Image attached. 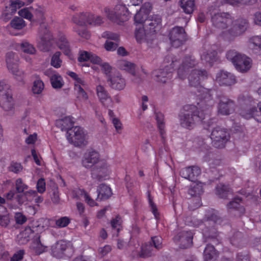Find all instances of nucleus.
Here are the masks:
<instances>
[{"instance_id": "obj_1", "label": "nucleus", "mask_w": 261, "mask_h": 261, "mask_svg": "<svg viewBox=\"0 0 261 261\" xmlns=\"http://www.w3.org/2000/svg\"><path fill=\"white\" fill-rule=\"evenodd\" d=\"M197 64V62L193 57H185L181 65L178 69L177 75L180 79H184L188 73L190 72L188 76L189 83L191 86L197 88V93H196V94L201 99L200 101L205 100L204 106L208 109L214 103L213 100L211 99L212 92L213 91L200 85V81L206 76V72L205 70H198L195 69V67Z\"/></svg>"}, {"instance_id": "obj_2", "label": "nucleus", "mask_w": 261, "mask_h": 261, "mask_svg": "<svg viewBox=\"0 0 261 261\" xmlns=\"http://www.w3.org/2000/svg\"><path fill=\"white\" fill-rule=\"evenodd\" d=\"M51 41H54L58 49L67 56L71 55V47L70 43L66 35L62 32H58L54 36L49 31H46L41 36L37 42V47L41 51L48 52L53 48Z\"/></svg>"}, {"instance_id": "obj_3", "label": "nucleus", "mask_w": 261, "mask_h": 261, "mask_svg": "<svg viewBox=\"0 0 261 261\" xmlns=\"http://www.w3.org/2000/svg\"><path fill=\"white\" fill-rule=\"evenodd\" d=\"M224 220L218 216V213L214 209H209L205 212V216L203 221L193 218L188 224L189 225L194 227H199L201 226L204 222L210 224L211 223L213 227L207 228L208 230L205 231V236L213 239H217L218 241V237L219 233L216 230V226L217 225H223Z\"/></svg>"}, {"instance_id": "obj_4", "label": "nucleus", "mask_w": 261, "mask_h": 261, "mask_svg": "<svg viewBox=\"0 0 261 261\" xmlns=\"http://www.w3.org/2000/svg\"><path fill=\"white\" fill-rule=\"evenodd\" d=\"M105 12L111 21L119 25H122L130 18V12L122 2H118L112 9L106 8Z\"/></svg>"}, {"instance_id": "obj_5", "label": "nucleus", "mask_w": 261, "mask_h": 261, "mask_svg": "<svg viewBox=\"0 0 261 261\" xmlns=\"http://www.w3.org/2000/svg\"><path fill=\"white\" fill-rule=\"evenodd\" d=\"M181 125L187 129H192L196 123L203 124L204 129H208L216 122V118H211V115H180Z\"/></svg>"}, {"instance_id": "obj_6", "label": "nucleus", "mask_w": 261, "mask_h": 261, "mask_svg": "<svg viewBox=\"0 0 261 261\" xmlns=\"http://www.w3.org/2000/svg\"><path fill=\"white\" fill-rule=\"evenodd\" d=\"M226 57L228 60L232 62L237 70L240 72H246L251 67V59L235 50L228 51Z\"/></svg>"}, {"instance_id": "obj_7", "label": "nucleus", "mask_w": 261, "mask_h": 261, "mask_svg": "<svg viewBox=\"0 0 261 261\" xmlns=\"http://www.w3.org/2000/svg\"><path fill=\"white\" fill-rule=\"evenodd\" d=\"M51 254L57 258L71 257L74 252L72 244L70 242L60 240L51 246Z\"/></svg>"}, {"instance_id": "obj_8", "label": "nucleus", "mask_w": 261, "mask_h": 261, "mask_svg": "<svg viewBox=\"0 0 261 261\" xmlns=\"http://www.w3.org/2000/svg\"><path fill=\"white\" fill-rule=\"evenodd\" d=\"M86 135L83 128L79 126H73L66 132L68 142L77 147H83L87 144Z\"/></svg>"}, {"instance_id": "obj_9", "label": "nucleus", "mask_w": 261, "mask_h": 261, "mask_svg": "<svg viewBox=\"0 0 261 261\" xmlns=\"http://www.w3.org/2000/svg\"><path fill=\"white\" fill-rule=\"evenodd\" d=\"M0 106L6 111H10L14 108L10 86L4 81L0 82Z\"/></svg>"}, {"instance_id": "obj_10", "label": "nucleus", "mask_w": 261, "mask_h": 261, "mask_svg": "<svg viewBox=\"0 0 261 261\" xmlns=\"http://www.w3.org/2000/svg\"><path fill=\"white\" fill-rule=\"evenodd\" d=\"M6 63L8 70L14 75L15 78L19 82H23L25 77L24 72L18 68L19 57L13 52H9L6 55Z\"/></svg>"}, {"instance_id": "obj_11", "label": "nucleus", "mask_w": 261, "mask_h": 261, "mask_svg": "<svg viewBox=\"0 0 261 261\" xmlns=\"http://www.w3.org/2000/svg\"><path fill=\"white\" fill-rule=\"evenodd\" d=\"M211 138L213 146L217 148H222L229 139V136L226 129L220 126H217L212 130Z\"/></svg>"}, {"instance_id": "obj_12", "label": "nucleus", "mask_w": 261, "mask_h": 261, "mask_svg": "<svg viewBox=\"0 0 261 261\" xmlns=\"http://www.w3.org/2000/svg\"><path fill=\"white\" fill-rule=\"evenodd\" d=\"M169 37L172 45L178 47L186 40L185 30L182 27H175L170 31Z\"/></svg>"}, {"instance_id": "obj_13", "label": "nucleus", "mask_w": 261, "mask_h": 261, "mask_svg": "<svg viewBox=\"0 0 261 261\" xmlns=\"http://www.w3.org/2000/svg\"><path fill=\"white\" fill-rule=\"evenodd\" d=\"M193 234L192 231L183 230L179 232L174 237V241L179 243L181 248L186 249L190 247L193 244Z\"/></svg>"}, {"instance_id": "obj_14", "label": "nucleus", "mask_w": 261, "mask_h": 261, "mask_svg": "<svg viewBox=\"0 0 261 261\" xmlns=\"http://www.w3.org/2000/svg\"><path fill=\"white\" fill-rule=\"evenodd\" d=\"M161 18L159 16H153L151 18L148 19L145 22V30L151 38L158 32L161 28Z\"/></svg>"}, {"instance_id": "obj_15", "label": "nucleus", "mask_w": 261, "mask_h": 261, "mask_svg": "<svg viewBox=\"0 0 261 261\" xmlns=\"http://www.w3.org/2000/svg\"><path fill=\"white\" fill-rule=\"evenodd\" d=\"M109 85L117 90H123L126 85L125 81L118 72H115L110 75L108 78Z\"/></svg>"}, {"instance_id": "obj_16", "label": "nucleus", "mask_w": 261, "mask_h": 261, "mask_svg": "<svg viewBox=\"0 0 261 261\" xmlns=\"http://www.w3.org/2000/svg\"><path fill=\"white\" fill-rule=\"evenodd\" d=\"M99 154L94 150L87 151L84 155L82 164L86 168H91L98 163Z\"/></svg>"}, {"instance_id": "obj_17", "label": "nucleus", "mask_w": 261, "mask_h": 261, "mask_svg": "<svg viewBox=\"0 0 261 261\" xmlns=\"http://www.w3.org/2000/svg\"><path fill=\"white\" fill-rule=\"evenodd\" d=\"M212 21L214 25L220 28H224L226 25L232 22L230 16L225 13H214L212 16Z\"/></svg>"}, {"instance_id": "obj_18", "label": "nucleus", "mask_w": 261, "mask_h": 261, "mask_svg": "<svg viewBox=\"0 0 261 261\" xmlns=\"http://www.w3.org/2000/svg\"><path fill=\"white\" fill-rule=\"evenodd\" d=\"M247 28V22L245 20H241L240 23L235 22L233 26L228 30L226 38L229 40L242 34Z\"/></svg>"}, {"instance_id": "obj_19", "label": "nucleus", "mask_w": 261, "mask_h": 261, "mask_svg": "<svg viewBox=\"0 0 261 261\" xmlns=\"http://www.w3.org/2000/svg\"><path fill=\"white\" fill-rule=\"evenodd\" d=\"M201 174V170L197 166H190L182 169L180 171L181 177L194 181L197 177Z\"/></svg>"}, {"instance_id": "obj_20", "label": "nucleus", "mask_w": 261, "mask_h": 261, "mask_svg": "<svg viewBox=\"0 0 261 261\" xmlns=\"http://www.w3.org/2000/svg\"><path fill=\"white\" fill-rule=\"evenodd\" d=\"M151 6L150 4H144L134 16V21L136 25H143L145 24L146 20H147V17L150 11Z\"/></svg>"}, {"instance_id": "obj_21", "label": "nucleus", "mask_w": 261, "mask_h": 261, "mask_svg": "<svg viewBox=\"0 0 261 261\" xmlns=\"http://www.w3.org/2000/svg\"><path fill=\"white\" fill-rule=\"evenodd\" d=\"M216 81L221 85L230 86L235 84L236 79L233 74L221 71L217 74Z\"/></svg>"}, {"instance_id": "obj_22", "label": "nucleus", "mask_w": 261, "mask_h": 261, "mask_svg": "<svg viewBox=\"0 0 261 261\" xmlns=\"http://www.w3.org/2000/svg\"><path fill=\"white\" fill-rule=\"evenodd\" d=\"M247 46L248 49L253 53L261 55V35L253 36L249 38Z\"/></svg>"}, {"instance_id": "obj_23", "label": "nucleus", "mask_w": 261, "mask_h": 261, "mask_svg": "<svg viewBox=\"0 0 261 261\" xmlns=\"http://www.w3.org/2000/svg\"><path fill=\"white\" fill-rule=\"evenodd\" d=\"M74 123V118L71 115H68L57 120L55 124L57 127L60 128L62 130L67 131L73 127Z\"/></svg>"}, {"instance_id": "obj_24", "label": "nucleus", "mask_w": 261, "mask_h": 261, "mask_svg": "<svg viewBox=\"0 0 261 261\" xmlns=\"http://www.w3.org/2000/svg\"><path fill=\"white\" fill-rule=\"evenodd\" d=\"M165 69H160L153 71L152 74L156 77V80L162 83H166L172 77L171 71H168L169 67L165 66Z\"/></svg>"}, {"instance_id": "obj_25", "label": "nucleus", "mask_w": 261, "mask_h": 261, "mask_svg": "<svg viewBox=\"0 0 261 261\" xmlns=\"http://www.w3.org/2000/svg\"><path fill=\"white\" fill-rule=\"evenodd\" d=\"M96 92L97 96L103 105L109 107L112 105V100L103 87L101 85L97 86Z\"/></svg>"}, {"instance_id": "obj_26", "label": "nucleus", "mask_w": 261, "mask_h": 261, "mask_svg": "<svg viewBox=\"0 0 261 261\" xmlns=\"http://www.w3.org/2000/svg\"><path fill=\"white\" fill-rule=\"evenodd\" d=\"M79 62L82 63L87 61H90L93 64H100L101 59L96 55L85 50L79 53L78 57Z\"/></svg>"}, {"instance_id": "obj_27", "label": "nucleus", "mask_w": 261, "mask_h": 261, "mask_svg": "<svg viewBox=\"0 0 261 261\" xmlns=\"http://www.w3.org/2000/svg\"><path fill=\"white\" fill-rule=\"evenodd\" d=\"M97 200H105L109 199L112 195L111 189L105 184H101L97 189Z\"/></svg>"}, {"instance_id": "obj_28", "label": "nucleus", "mask_w": 261, "mask_h": 261, "mask_svg": "<svg viewBox=\"0 0 261 261\" xmlns=\"http://www.w3.org/2000/svg\"><path fill=\"white\" fill-rule=\"evenodd\" d=\"M90 13L82 12L76 14L73 16L72 20L77 26H85L89 24Z\"/></svg>"}, {"instance_id": "obj_29", "label": "nucleus", "mask_w": 261, "mask_h": 261, "mask_svg": "<svg viewBox=\"0 0 261 261\" xmlns=\"http://www.w3.org/2000/svg\"><path fill=\"white\" fill-rule=\"evenodd\" d=\"M242 199L241 198H234L232 201H230L227 205L228 209H233L238 212V215L241 216L245 213V209L243 205L241 204Z\"/></svg>"}, {"instance_id": "obj_30", "label": "nucleus", "mask_w": 261, "mask_h": 261, "mask_svg": "<svg viewBox=\"0 0 261 261\" xmlns=\"http://www.w3.org/2000/svg\"><path fill=\"white\" fill-rule=\"evenodd\" d=\"M234 104L232 101L223 97L219 103V113L220 114H229Z\"/></svg>"}, {"instance_id": "obj_31", "label": "nucleus", "mask_w": 261, "mask_h": 261, "mask_svg": "<svg viewBox=\"0 0 261 261\" xmlns=\"http://www.w3.org/2000/svg\"><path fill=\"white\" fill-rule=\"evenodd\" d=\"M205 100H201L200 102H197L198 106L187 104L183 107V110L184 112L191 113H200L204 110L207 109L205 105Z\"/></svg>"}, {"instance_id": "obj_32", "label": "nucleus", "mask_w": 261, "mask_h": 261, "mask_svg": "<svg viewBox=\"0 0 261 261\" xmlns=\"http://www.w3.org/2000/svg\"><path fill=\"white\" fill-rule=\"evenodd\" d=\"M157 127L159 129L160 136L162 138L163 143L164 144L166 142V133L165 130V122L164 115H155Z\"/></svg>"}, {"instance_id": "obj_33", "label": "nucleus", "mask_w": 261, "mask_h": 261, "mask_svg": "<svg viewBox=\"0 0 261 261\" xmlns=\"http://www.w3.org/2000/svg\"><path fill=\"white\" fill-rule=\"evenodd\" d=\"M135 36L138 42H142L149 39L150 38L145 30L144 24L136 25Z\"/></svg>"}, {"instance_id": "obj_34", "label": "nucleus", "mask_w": 261, "mask_h": 261, "mask_svg": "<svg viewBox=\"0 0 261 261\" xmlns=\"http://www.w3.org/2000/svg\"><path fill=\"white\" fill-rule=\"evenodd\" d=\"M218 256V252L214 246L207 244L203 252L204 261H214Z\"/></svg>"}, {"instance_id": "obj_35", "label": "nucleus", "mask_w": 261, "mask_h": 261, "mask_svg": "<svg viewBox=\"0 0 261 261\" xmlns=\"http://www.w3.org/2000/svg\"><path fill=\"white\" fill-rule=\"evenodd\" d=\"M46 74L49 76L47 73ZM49 77L51 86L54 89H60L64 86V82L62 77L57 72H53Z\"/></svg>"}, {"instance_id": "obj_36", "label": "nucleus", "mask_w": 261, "mask_h": 261, "mask_svg": "<svg viewBox=\"0 0 261 261\" xmlns=\"http://www.w3.org/2000/svg\"><path fill=\"white\" fill-rule=\"evenodd\" d=\"M117 65L120 69L126 71L133 75H135L136 65L134 63L126 60H120L117 62Z\"/></svg>"}, {"instance_id": "obj_37", "label": "nucleus", "mask_w": 261, "mask_h": 261, "mask_svg": "<svg viewBox=\"0 0 261 261\" xmlns=\"http://www.w3.org/2000/svg\"><path fill=\"white\" fill-rule=\"evenodd\" d=\"M231 193V189L228 185L219 184L216 187V194L221 198H227Z\"/></svg>"}, {"instance_id": "obj_38", "label": "nucleus", "mask_w": 261, "mask_h": 261, "mask_svg": "<svg viewBox=\"0 0 261 261\" xmlns=\"http://www.w3.org/2000/svg\"><path fill=\"white\" fill-rule=\"evenodd\" d=\"M153 254V249L151 243H144L141 247V250L138 253V256L141 258L150 257Z\"/></svg>"}, {"instance_id": "obj_39", "label": "nucleus", "mask_w": 261, "mask_h": 261, "mask_svg": "<svg viewBox=\"0 0 261 261\" xmlns=\"http://www.w3.org/2000/svg\"><path fill=\"white\" fill-rule=\"evenodd\" d=\"M217 52L214 48L203 51L201 55V60L211 64L216 60Z\"/></svg>"}, {"instance_id": "obj_40", "label": "nucleus", "mask_w": 261, "mask_h": 261, "mask_svg": "<svg viewBox=\"0 0 261 261\" xmlns=\"http://www.w3.org/2000/svg\"><path fill=\"white\" fill-rule=\"evenodd\" d=\"M67 74L74 81L75 90L79 88H85L86 86V83L84 80L75 72L69 71L67 72Z\"/></svg>"}, {"instance_id": "obj_41", "label": "nucleus", "mask_w": 261, "mask_h": 261, "mask_svg": "<svg viewBox=\"0 0 261 261\" xmlns=\"http://www.w3.org/2000/svg\"><path fill=\"white\" fill-rule=\"evenodd\" d=\"M180 6L187 14H191L195 8V0H180Z\"/></svg>"}, {"instance_id": "obj_42", "label": "nucleus", "mask_w": 261, "mask_h": 261, "mask_svg": "<svg viewBox=\"0 0 261 261\" xmlns=\"http://www.w3.org/2000/svg\"><path fill=\"white\" fill-rule=\"evenodd\" d=\"M44 89L43 82L39 77H37L34 81L32 87V91L34 94H40Z\"/></svg>"}, {"instance_id": "obj_43", "label": "nucleus", "mask_w": 261, "mask_h": 261, "mask_svg": "<svg viewBox=\"0 0 261 261\" xmlns=\"http://www.w3.org/2000/svg\"><path fill=\"white\" fill-rule=\"evenodd\" d=\"M147 196L149 203V206L151 208V211L153 215L154 216V218L158 220L160 218V214L158 212V210L156 204L153 202V197L151 196V193L150 191H147Z\"/></svg>"}, {"instance_id": "obj_44", "label": "nucleus", "mask_w": 261, "mask_h": 261, "mask_svg": "<svg viewBox=\"0 0 261 261\" xmlns=\"http://www.w3.org/2000/svg\"><path fill=\"white\" fill-rule=\"evenodd\" d=\"M122 220L119 215H117L114 218H113L110 222L111 226L113 229H116L117 232V236L121 230L122 229Z\"/></svg>"}, {"instance_id": "obj_45", "label": "nucleus", "mask_w": 261, "mask_h": 261, "mask_svg": "<svg viewBox=\"0 0 261 261\" xmlns=\"http://www.w3.org/2000/svg\"><path fill=\"white\" fill-rule=\"evenodd\" d=\"M20 49L24 53L34 55L36 53L35 47L27 41H23L20 44Z\"/></svg>"}, {"instance_id": "obj_46", "label": "nucleus", "mask_w": 261, "mask_h": 261, "mask_svg": "<svg viewBox=\"0 0 261 261\" xmlns=\"http://www.w3.org/2000/svg\"><path fill=\"white\" fill-rule=\"evenodd\" d=\"M61 53L59 51L55 52L52 56L50 60V65L56 68L61 67L62 61L60 59Z\"/></svg>"}, {"instance_id": "obj_47", "label": "nucleus", "mask_w": 261, "mask_h": 261, "mask_svg": "<svg viewBox=\"0 0 261 261\" xmlns=\"http://www.w3.org/2000/svg\"><path fill=\"white\" fill-rule=\"evenodd\" d=\"M203 192L202 186L200 184H195L189 189L188 193L191 196H199Z\"/></svg>"}, {"instance_id": "obj_48", "label": "nucleus", "mask_w": 261, "mask_h": 261, "mask_svg": "<svg viewBox=\"0 0 261 261\" xmlns=\"http://www.w3.org/2000/svg\"><path fill=\"white\" fill-rule=\"evenodd\" d=\"M10 25L15 29L20 30L25 26V23L22 18L15 17L11 20Z\"/></svg>"}, {"instance_id": "obj_49", "label": "nucleus", "mask_w": 261, "mask_h": 261, "mask_svg": "<svg viewBox=\"0 0 261 261\" xmlns=\"http://www.w3.org/2000/svg\"><path fill=\"white\" fill-rule=\"evenodd\" d=\"M81 26H75L73 28V30L78 35L85 39H88L90 37V34L88 31L84 28H80Z\"/></svg>"}, {"instance_id": "obj_50", "label": "nucleus", "mask_w": 261, "mask_h": 261, "mask_svg": "<svg viewBox=\"0 0 261 261\" xmlns=\"http://www.w3.org/2000/svg\"><path fill=\"white\" fill-rule=\"evenodd\" d=\"M45 10L43 8L38 7L33 10V17L34 16L36 19L39 21H42L45 18Z\"/></svg>"}, {"instance_id": "obj_51", "label": "nucleus", "mask_w": 261, "mask_h": 261, "mask_svg": "<svg viewBox=\"0 0 261 261\" xmlns=\"http://www.w3.org/2000/svg\"><path fill=\"white\" fill-rule=\"evenodd\" d=\"M33 10L34 8L32 7L23 8L18 12V14L24 18L31 20L33 18Z\"/></svg>"}, {"instance_id": "obj_52", "label": "nucleus", "mask_w": 261, "mask_h": 261, "mask_svg": "<svg viewBox=\"0 0 261 261\" xmlns=\"http://www.w3.org/2000/svg\"><path fill=\"white\" fill-rule=\"evenodd\" d=\"M70 219L67 217H61L56 220V225L59 228L65 227L70 223Z\"/></svg>"}, {"instance_id": "obj_53", "label": "nucleus", "mask_w": 261, "mask_h": 261, "mask_svg": "<svg viewBox=\"0 0 261 261\" xmlns=\"http://www.w3.org/2000/svg\"><path fill=\"white\" fill-rule=\"evenodd\" d=\"M15 187L18 193H23L25 190H27L29 186L25 184L21 178H17L15 181Z\"/></svg>"}, {"instance_id": "obj_54", "label": "nucleus", "mask_w": 261, "mask_h": 261, "mask_svg": "<svg viewBox=\"0 0 261 261\" xmlns=\"http://www.w3.org/2000/svg\"><path fill=\"white\" fill-rule=\"evenodd\" d=\"M8 169L9 171L17 174L22 170L23 167L21 163L12 161L9 166Z\"/></svg>"}, {"instance_id": "obj_55", "label": "nucleus", "mask_w": 261, "mask_h": 261, "mask_svg": "<svg viewBox=\"0 0 261 261\" xmlns=\"http://www.w3.org/2000/svg\"><path fill=\"white\" fill-rule=\"evenodd\" d=\"M89 21H89V24L92 25H98L101 24L103 22V19L100 16L95 15L91 13Z\"/></svg>"}, {"instance_id": "obj_56", "label": "nucleus", "mask_w": 261, "mask_h": 261, "mask_svg": "<svg viewBox=\"0 0 261 261\" xmlns=\"http://www.w3.org/2000/svg\"><path fill=\"white\" fill-rule=\"evenodd\" d=\"M37 192L40 194L44 193L46 191V182L44 178H39L36 185Z\"/></svg>"}, {"instance_id": "obj_57", "label": "nucleus", "mask_w": 261, "mask_h": 261, "mask_svg": "<svg viewBox=\"0 0 261 261\" xmlns=\"http://www.w3.org/2000/svg\"><path fill=\"white\" fill-rule=\"evenodd\" d=\"M151 244H153V248L159 250L162 248V238L160 236H154L151 237Z\"/></svg>"}, {"instance_id": "obj_58", "label": "nucleus", "mask_w": 261, "mask_h": 261, "mask_svg": "<svg viewBox=\"0 0 261 261\" xmlns=\"http://www.w3.org/2000/svg\"><path fill=\"white\" fill-rule=\"evenodd\" d=\"M14 12H12V10H11L10 6H6L5 10L3 11L2 18L5 21H7L9 20L11 16L14 14Z\"/></svg>"}, {"instance_id": "obj_59", "label": "nucleus", "mask_w": 261, "mask_h": 261, "mask_svg": "<svg viewBox=\"0 0 261 261\" xmlns=\"http://www.w3.org/2000/svg\"><path fill=\"white\" fill-rule=\"evenodd\" d=\"M247 114H254L257 113H261V102H259L257 106H248L247 107Z\"/></svg>"}, {"instance_id": "obj_60", "label": "nucleus", "mask_w": 261, "mask_h": 261, "mask_svg": "<svg viewBox=\"0 0 261 261\" xmlns=\"http://www.w3.org/2000/svg\"><path fill=\"white\" fill-rule=\"evenodd\" d=\"M102 37L109 40L118 41L119 38L118 34L110 32H105L102 34Z\"/></svg>"}, {"instance_id": "obj_61", "label": "nucleus", "mask_w": 261, "mask_h": 261, "mask_svg": "<svg viewBox=\"0 0 261 261\" xmlns=\"http://www.w3.org/2000/svg\"><path fill=\"white\" fill-rule=\"evenodd\" d=\"M14 218L16 224L22 225L27 221V217L21 213H16Z\"/></svg>"}, {"instance_id": "obj_62", "label": "nucleus", "mask_w": 261, "mask_h": 261, "mask_svg": "<svg viewBox=\"0 0 261 261\" xmlns=\"http://www.w3.org/2000/svg\"><path fill=\"white\" fill-rule=\"evenodd\" d=\"M24 3L19 0H16L12 1L11 5L9 6L11 10H12V12L15 13L17 9H19L24 5Z\"/></svg>"}, {"instance_id": "obj_63", "label": "nucleus", "mask_w": 261, "mask_h": 261, "mask_svg": "<svg viewBox=\"0 0 261 261\" xmlns=\"http://www.w3.org/2000/svg\"><path fill=\"white\" fill-rule=\"evenodd\" d=\"M37 193V192L35 190H30L24 192L23 194L28 201L32 202L35 197H36Z\"/></svg>"}, {"instance_id": "obj_64", "label": "nucleus", "mask_w": 261, "mask_h": 261, "mask_svg": "<svg viewBox=\"0 0 261 261\" xmlns=\"http://www.w3.org/2000/svg\"><path fill=\"white\" fill-rule=\"evenodd\" d=\"M24 254V251L23 250H19L13 254L11 258V261H19L23 258Z\"/></svg>"}]
</instances>
